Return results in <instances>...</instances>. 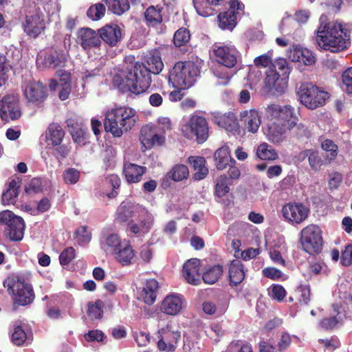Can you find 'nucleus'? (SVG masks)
<instances>
[{
    "instance_id": "nucleus-1",
    "label": "nucleus",
    "mask_w": 352,
    "mask_h": 352,
    "mask_svg": "<svg viewBox=\"0 0 352 352\" xmlns=\"http://www.w3.org/2000/svg\"><path fill=\"white\" fill-rule=\"evenodd\" d=\"M126 66L113 78V85L119 89L139 95L146 92L151 84V74H158L164 68L160 54L157 50L149 52L144 62H135L133 56L124 58Z\"/></svg>"
},
{
    "instance_id": "nucleus-2",
    "label": "nucleus",
    "mask_w": 352,
    "mask_h": 352,
    "mask_svg": "<svg viewBox=\"0 0 352 352\" xmlns=\"http://www.w3.org/2000/svg\"><path fill=\"white\" fill-rule=\"evenodd\" d=\"M326 21V16L322 15L316 37L317 45L333 53L346 49L351 44L350 32L338 21L327 23Z\"/></svg>"
},
{
    "instance_id": "nucleus-3",
    "label": "nucleus",
    "mask_w": 352,
    "mask_h": 352,
    "mask_svg": "<svg viewBox=\"0 0 352 352\" xmlns=\"http://www.w3.org/2000/svg\"><path fill=\"white\" fill-rule=\"evenodd\" d=\"M135 109L120 107L109 111L104 122L105 130L114 137H120L124 131L130 130L136 121Z\"/></svg>"
},
{
    "instance_id": "nucleus-4",
    "label": "nucleus",
    "mask_w": 352,
    "mask_h": 352,
    "mask_svg": "<svg viewBox=\"0 0 352 352\" xmlns=\"http://www.w3.org/2000/svg\"><path fill=\"white\" fill-rule=\"evenodd\" d=\"M200 74L199 66L192 61H179L169 72L168 81L177 89H185L193 85Z\"/></svg>"
},
{
    "instance_id": "nucleus-5",
    "label": "nucleus",
    "mask_w": 352,
    "mask_h": 352,
    "mask_svg": "<svg viewBox=\"0 0 352 352\" xmlns=\"http://www.w3.org/2000/svg\"><path fill=\"white\" fill-rule=\"evenodd\" d=\"M3 286L12 295L14 302L19 305L30 304L34 298L32 285L21 276L7 278L3 281Z\"/></svg>"
},
{
    "instance_id": "nucleus-6",
    "label": "nucleus",
    "mask_w": 352,
    "mask_h": 352,
    "mask_svg": "<svg viewBox=\"0 0 352 352\" xmlns=\"http://www.w3.org/2000/svg\"><path fill=\"white\" fill-rule=\"evenodd\" d=\"M183 135L188 139L196 138L199 144L206 142L208 138V125L206 119L196 114L192 115L182 126Z\"/></svg>"
},
{
    "instance_id": "nucleus-7",
    "label": "nucleus",
    "mask_w": 352,
    "mask_h": 352,
    "mask_svg": "<svg viewBox=\"0 0 352 352\" xmlns=\"http://www.w3.org/2000/svg\"><path fill=\"white\" fill-rule=\"evenodd\" d=\"M0 225L6 226L4 234L10 241H20L23 239L25 225L21 217L10 210H3L0 212Z\"/></svg>"
},
{
    "instance_id": "nucleus-8",
    "label": "nucleus",
    "mask_w": 352,
    "mask_h": 352,
    "mask_svg": "<svg viewBox=\"0 0 352 352\" xmlns=\"http://www.w3.org/2000/svg\"><path fill=\"white\" fill-rule=\"evenodd\" d=\"M265 116L269 120L285 124L288 129H292L298 121L294 108L288 104H269L265 109Z\"/></svg>"
},
{
    "instance_id": "nucleus-9",
    "label": "nucleus",
    "mask_w": 352,
    "mask_h": 352,
    "mask_svg": "<svg viewBox=\"0 0 352 352\" xmlns=\"http://www.w3.org/2000/svg\"><path fill=\"white\" fill-rule=\"evenodd\" d=\"M300 102L310 109H315L324 104L329 96L311 83L302 84L298 91Z\"/></svg>"
},
{
    "instance_id": "nucleus-10",
    "label": "nucleus",
    "mask_w": 352,
    "mask_h": 352,
    "mask_svg": "<svg viewBox=\"0 0 352 352\" xmlns=\"http://www.w3.org/2000/svg\"><path fill=\"white\" fill-rule=\"evenodd\" d=\"M300 240L303 250L309 254H318L322 249V231L316 225L305 227L300 232Z\"/></svg>"
},
{
    "instance_id": "nucleus-11",
    "label": "nucleus",
    "mask_w": 352,
    "mask_h": 352,
    "mask_svg": "<svg viewBox=\"0 0 352 352\" xmlns=\"http://www.w3.org/2000/svg\"><path fill=\"white\" fill-rule=\"evenodd\" d=\"M211 55L217 63L227 68H232L236 65L240 54L234 45L218 43L212 45Z\"/></svg>"
},
{
    "instance_id": "nucleus-12",
    "label": "nucleus",
    "mask_w": 352,
    "mask_h": 352,
    "mask_svg": "<svg viewBox=\"0 0 352 352\" xmlns=\"http://www.w3.org/2000/svg\"><path fill=\"white\" fill-rule=\"evenodd\" d=\"M283 219L292 225H298L306 220L309 214V208L302 203L289 202L281 210Z\"/></svg>"
},
{
    "instance_id": "nucleus-13",
    "label": "nucleus",
    "mask_w": 352,
    "mask_h": 352,
    "mask_svg": "<svg viewBox=\"0 0 352 352\" xmlns=\"http://www.w3.org/2000/svg\"><path fill=\"white\" fill-rule=\"evenodd\" d=\"M68 54L62 50H50L41 52L36 58L39 67L55 69L64 67L67 62Z\"/></svg>"
},
{
    "instance_id": "nucleus-14",
    "label": "nucleus",
    "mask_w": 352,
    "mask_h": 352,
    "mask_svg": "<svg viewBox=\"0 0 352 352\" xmlns=\"http://www.w3.org/2000/svg\"><path fill=\"white\" fill-rule=\"evenodd\" d=\"M157 336L159 339L157 348L160 351H173L181 335L178 330L174 329L170 324H168L158 330Z\"/></svg>"
},
{
    "instance_id": "nucleus-15",
    "label": "nucleus",
    "mask_w": 352,
    "mask_h": 352,
    "mask_svg": "<svg viewBox=\"0 0 352 352\" xmlns=\"http://www.w3.org/2000/svg\"><path fill=\"white\" fill-rule=\"evenodd\" d=\"M19 97L11 94L4 96L0 100V117L3 120H16L21 117Z\"/></svg>"
},
{
    "instance_id": "nucleus-16",
    "label": "nucleus",
    "mask_w": 352,
    "mask_h": 352,
    "mask_svg": "<svg viewBox=\"0 0 352 352\" xmlns=\"http://www.w3.org/2000/svg\"><path fill=\"white\" fill-rule=\"evenodd\" d=\"M22 87L25 98L34 104L43 102L47 96V88L40 81H26Z\"/></svg>"
},
{
    "instance_id": "nucleus-17",
    "label": "nucleus",
    "mask_w": 352,
    "mask_h": 352,
    "mask_svg": "<svg viewBox=\"0 0 352 352\" xmlns=\"http://www.w3.org/2000/svg\"><path fill=\"white\" fill-rule=\"evenodd\" d=\"M56 77L58 78V82L55 79H51L49 87L50 90L58 89L59 98L61 100H65L71 93V74L65 70H58Z\"/></svg>"
},
{
    "instance_id": "nucleus-18",
    "label": "nucleus",
    "mask_w": 352,
    "mask_h": 352,
    "mask_svg": "<svg viewBox=\"0 0 352 352\" xmlns=\"http://www.w3.org/2000/svg\"><path fill=\"white\" fill-rule=\"evenodd\" d=\"M11 340L16 346L29 343L32 340V333L28 324L21 321H14L11 327Z\"/></svg>"
},
{
    "instance_id": "nucleus-19",
    "label": "nucleus",
    "mask_w": 352,
    "mask_h": 352,
    "mask_svg": "<svg viewBox=\"0 0 352 352\" xmlns=\"http://www.w3.org/2000/svg\"><path fill=\"white\" fill-rule=\"evenodd\" d=\"M185 298L177 293H171L167 295L161 303L162 312L170 316H176L184 307Z\"/></svg>"
},
{
    "instance_id": "nucleus-20",
    "label": "nucleus",
    "mask_w": 352,
    "mask_h": 352,
    "mask_svg": "<svg viewBox=\"0 0 352 352\" xmlns=\"http://www.w3.org/2000/svg\"><path fill=\"white\" fill-rule=\"evenodd\" d=\"M78 40L79 44L85 50L98 47L101 44L100 34L89 28H81L78 32Z\"/></svg>"
},
{
    "instance_id": "nucleus-21",
    "label": "nucleus",
    "mask_w": 352,
    "mask_h": 352,
    "mask_svg": "<svg viewBox=\"0 0 352 352\" xmlns=\"http://www.w3.org/2000/svg\"><path fill=\"white\" fill-rule=\"evenodd\" d=\"M146 208L139 204L131 201H123L118 208L117 219L120 222H126L131 217H140L143 212H146Z\"/></svg>"
},
{
    "instance_id": "nucleus-22",
    "label": "nucleus",
    "mask_w": 352,
    "mask_h": 352,
    "mask_svg": "<svg viewBox=\"0 0 352 352\" xmlns=\"http://www.w3.org/2000/svg\"><path fill=\"white\" fill-rule=\"evenodd\" d=\"M287 56L292 62H298L305 65H312L316 62L313 52L297 45L289 48Z\"/></svg>"
},
{
    "instance_id": "nucleus-23",
    "label": "nucleus",
    "mask_w": 352,
    "mask_h": 352,
    "mask_svg": "<svg viewBox=\"0 0 352 352\" xmlns=\"http://www.w3.org/2000/svg\"><path fill=\"white\" fill-rule=\"evenodd\" d=\"M43 16L38 13L27 16L23 24L24 31L31 37L36 38L45 29Z\"/></svg>"
},
{
    "instance_id": "nucleus-24",
    "label": "nucleus",
    "mask_w": 352,
    "mask_h": 352,
    "mask_svg": "<svg viewBox=\"0 0 352 352\" xmlns=\"http://www.w3.org/2000/svg\"><path fill=\"white\" fill-rule=\"evenodd\" d=\"M138 217L140 223L131 222L129 224V230L134 234L142 236L150 231L153 225L154 217L148 210H146V212H143Z\"/></svg>"
},
{
    "instance_id": "nucleus-25",
    "label": "nucleus",
    "mask_w": 352,
    "mask_h": 352,
    "mask_svg": "<svg viewBox=\"0 0 352 352\" xmlns=\"http://www.w3.org/2000/svg\"><path fill=\"white\" fill-rule=\"evenodd\" d=\"M200 261L192 258L186 262L183 266L182 274L185 280L191 285H198L200 282Z\"/></svg>"
},
{
    "instance_id": "nucleus-26",
    "label": "nucleus",
    "mask_w": 352,
    "mask_h": 352,
    "mask_svg": "<svg viewBox=\"0 0 352 352\" xmlns=\"http://www.w3.org/2000/svg\"><path fill=\"white\" fill-rule=\"evenodd\" d=\"M70 152V148L65 144L58 145L56 146H50L48 143L47 146L41 151V157L46 164H48L50 161V154H52L55 158L61 162L65 159Z\"/></svg>"
},
{
    "instance_id": "nucleus-27",
    "label": "nucleus",
    "mask_w": 352,
    "mask_h": 352,
    "mask_svg": "<svg viewBox=\"0 0 352 352\" xmlns=\"http://www.w3.org/2000/svg\"><path fill=\"white\" fill-rule=\"evenodd\" d=\"M99 34L100 40L110 46H116L122 37L121 29L116 24L105 25L99 30Z\"/></svg>"
},
{
    "instance_id": "nucleus-28",
    "label": "nucleus",
    "mask_w": 352,
    "mask_h": 352,
    "mask_svg": "<svg viewBox=\"0 0 352 352\" xmlns=\"http://www.w3.org/2000/svg\"><path fill=\"white\" fill-rule=\"evenodd\" d=\"M112 255L114 258L122 265H129L132 263L135 253L130 241L124 239L120 248H118Z\"/></svg>"
},
{
    "instance_id": "nucleus-29",
    "label": "nucleus",
    "mask_w": 352,
    "mask_h": 352,
    "mask_svg": "<svg viewBox=\"0 0 352 352\" xmlns=\"http://www.w3.org/2000/svg\"><path fill=\"white\" fill-rule=\"evenodd\" d=\"M287 80L283 81L282 75L273 68L269 67L266 72L265 85L270 90L274 89L278 93L283 92L287 87Z\"/></svg>"
},
{
    "instance_id": "nucleus-30",
    "label": "nucleus",
    "mask_w": 352,
    "mask_h": 352,
    "mask_svg": "<svg viewBox=\"0 0 352 352\" xmlns=\"http://www.w3.org/2000/svg\"><path fill=\"white\" fill-rule=\"evenodd\" d=\"M123 239L118 234H104L100 238V245L106 254L112 255L118 248H120Z\"/></svg>"
},
{
    "instance_id": "nucleus-31",
    "label": "nucleus",
    "mask_w": 352,
    "mask_h": 352,
    "mask_svg": "<svg viewBox=\"0 0 352 352\" xmlns=\"http://www.w3.org/2000/svg\"><path fill=\"white\" fill-rule=\"evenodd\" d=\"M146 171V168L145 166L129 162L124 163L123 173L129 184L140 182Z\"/></svg>"
},
{
    "instance_id": "nucleus-32",
    "label": "nucleus",
    "mask_w": 352,
    "mask_h": 352,
    "mask_svg": "<svg viewBox=\"0 0 352 352\" xmlns=\"http://www.w3.org/2000/svg\"><path fill=\"white\" fill-rule=\"evenodd\" d=\"M225 0H192L197 13L204 17L214 14V7L223 3Z\"/></svg>"
},
{
    "instance_id": "nucleus-33",
    "label": "nucleus",
    "mask_w": 352,
    "mask_h": 352,
    "mask_svg": "<svg viewBox=\"0 0 352 352\" xmlns=\"http://www.w3.org/2000/svg\"><path fill=\"white\" fill-rule=\"evenodd\" d=\"M157 289L158 282L155 279L147 280L140 294V298L148 305L153 304L156 300Z\"/></svg>"
},
{
    "instance_id": "nucleus-34",
    "label": "nucleus",
    "mask_w": 352,
    "mask_h": 352,
    "mask_svg": "<svg viewBox=\"0 0 352 352\" xmlns=\"http://www.w3.org/2000/svg\"><path fill=\"white\" fill-rule=\"evenodd\" d=\"M241 115L246 129L253 133L257 132L261 123L258 112L255 109H250L241 112Z\"/></svg>"
},
{
    "instance_id": "nucleus-35",
    "label": "nucleus",
    "mask_w": 352,
    "mask_h": 352,
    "mask_svg": "<svg viewBox=\"0 0 352 352\" xmlns=\"http://www.w3.org/2000/svg\"><path fill=\"white\" fill-rule=\"evenodd\" d=\"M214 158L216 167L220 170L225 169L230 164H236V161L231 157L229 147L226 145L215 151Z\"/></svg>"
},
{
    "instance_id": "nucleus-36",
    "label": "nucleus",
    "mask_w": 352,
    "mask_h": 352,
    "mask_svg": "<svg viewBox=\"0 0 352 352\" xmlns=\"http://www.w3.org/2000/svg\"><path fill=\"white\" fill-rule=\"evenodd\" d=\"M65 136L62 127L57 123H52L47 127L45 133V140L50 142L51 146H56L60 144Z\"/></svg>"
},
{
    "instance_id": "nucleus-37",
    "label": "nucleus",
    "mask_w": 352,
    "mask_h": 352,
    "mask_svg": "<svg viewBox=\"0 0 352 352\" xmlns=\"http://www.w3.org/2000/svg\"><path fill=\"white\" fill-rule=\"evenodd\" d=\"M214 120L215 123H217L219 126L228 131H235L238 127V124L234 114L231 112L228 113H221L219 112L215 113Z\"/></svg>"
},
{
    "instance_id": "nucleus-38",
    "label": "nucleus",
    "mask_w": 352,
    "mask_h": 352,
    "mask_svg": "<svg viewBox=\"0 0 352 352\" xmlns=\"http://www.w3.org/2000/svg\"><path fill=\"white\" fill-rule=\"evenodd\" d=\"M245 278L243 265L241 261L233 260L229 265V278L230 285L236 286L241 283Z\"/></svg>"
},
{
    "instance_id": "nucleus-39",
    "label": "nucleus",
    "mask_w": 352,
    "mask_h": 352,
    "mask_svg": "<svg viewBox=\"0 0 352 352\" xmlns=\"http://www.w3.org/2000/svg\"><path fill=\"white\" fill-rule=\"evenodd\" d=\"M287 129L288 128L285 124L272 121V123L268 126L266 136L269 141L273 143H280L283 140Z\"/></svg>"
},
{
    "instance_id": "nucleus-40",
    "label": "nucleus",
    "mask_w": 352,
    "mask_h": 352,
    "mask_svg": "<svg viewBox=\"0 0 352 352\" xmlns=\"http://www.w3.org/2000/svg\"><path fill=\"white\" fill-rule=\"evenodd\" d=\"M235 14L231 11H226L218 15L219 27L223 30H232L236 25Z\"/></svg>"
},
{
    "instance_id": "nucleus-41",
    "label": "nucleus",
    "mask_w": 352,
    "mask_h": 352,
    "mask_svg": "<svg viewBox=\"0 0 352 352\" xmlns=\"http://www.w3.org/2000/svg\"><path fill=\"white\" fill-rule=\"evenodd\" d=\"M223 272V266L215 265L210 267L202 275V279L204 283L212 285L215 283L222 276Z\"/></svg>"
},
{
    "instance_id": "nucleus-42",
    "label": "nucleus",
    "mask_w": 352,
    "mask_h": 352,
    "mask_svg": "<svg viewBox=\"0 0 352 352\" xmlns=\"http://www.w3.org/2000/svg\"><path fill=\"white\" fill-rule=\"evenodd\" d=\"M162 10L160 6H151L146 10L144 16L148 25L153 26L162 21Z\"/></svg>"
},
{
    "instance_id": "nucleus-43",
    "label": "nucleus",
    "mask_w": 352,
    "mask_h": 352,
    "mask_svg": "<svg viewBox=\"0 0 352 352\" xmlns=\"http://www.w3.org/2000/svg\"><path fill=\"white\" fill-rule=\"evenodd\" d=\"M333 310L337 313L336 316H333L329 318H324L320 322V326L324 329H331L334 328L342 320L343 314L341 311L342 307L337 304L332 305Z\"/></svg>"
},
{
    "instance_id": "nucleus-44",
    "label": "nucleus",
    "mask_w": 352,
    "mask_h": 352,
    "mask_svg": "<svg viewBox=\"0 0 352 352\" xmlns=\"http://www.w3.org/2000/svg\"><path fill=\"white\" fill-rule=\"evenodd\" d=\"M256 155L262 160H275L278 158L275 149L267 143H263L258 146Z\"/></svg>"
},
{
    "instance_id": "nucleus-45",
    "label": "nucleus",
    "mask_w": 352,
    "mask_h": 352,
    "mask_svg": "<svg viewBox=\"0 0 352 352\" xmlns=\"http://www.w3.org/2000/svg\"><path fill=\"white\" fill-rule=\"evenodd\" d=\"M156 128H155V126L146 124V126H143L141 129L140 132V141L142 144L146 147V148H151L152 144L151 143V140L153 138V135L155 132H156Z\"/></svg>"
},
{
    "instance_id": "nucleus-46",
    "label": "nucleus",
    "mask_w": 352,
    "mask_h": 352,
    "mask_svg": "<svg viewBox=\"0 0 352 352\" xmlns=\"http://www.w3.org/2000/svg\"><path fill=\"white\" fill-rule=\"evenodd\" d=\"M230 184L229 179L226 175L219 176L215 185V195L218 197L225 196L230 190Z\"/></svg>"
},
{
    "instance_id": "nucleus-47",
    "label": "nucleus",
    "mask_w": 352,
    "mask_h": 352,
    "mask_svg": "<svg viewBox=\"0 0 352 352\" xmlns=\"http://www.w3.org/2000/svg\"><path fill=\"white\" fill-rule=\"evenodd\" d=\"M188 168L186 165L177 164L168 173V176L174 181L179 182L187 178L188 176Z\"/></svg>"
},
{
    "instance_id": "nucleus-48",
    "label": "nucleus",
    "mask_w": 352,
    "mask_h": 352,
    "mask_svg": "<svg viewBox=\"0 0 352 352\" xmlns=\"http://www.w3.org/2000/svg\"><path fill=\"white\" fill-rule=\"evenodd\" d=\"M322 148L326 151L327 154V159L329 161L335 160L338 153V146L329 139H324L320 140Z\"/></svg>"
},
{
    "instance_id": "nucleus-49",
    "label": "nucleus",
    "mask_w": 352,
    "mask_h": 352,
    "mask_svg": "<svg viewBox=\"0 0 352 352\" xmlns=\"http://www.w3.org/2000/svg\"><path fill=\"white\" fill-rule=\"evenodd\" d=\"M274 69L277 70L284 80H288L290 74V68L288 65L287 60L283 58H279L274 60L272 65L270 67Z\"/></svg>"
},
{
    "instance_id": "nucleus-50",
    "label": "nucleus",
    "mask_w": 352,
    "mask_h": 352,
    "mask_svg": "<svg viewBox=\"0 0 352 352\" xmlns=\"http://www.w3.org/2000/svg\"><path fill=\"white\" fill-rule=\"evenodd\" d=\"M130 8L128 0H111L109 3L108 8L113 14L121 15Z\"/></svg>"
},
{
    "instance_id": "nucleus-51",
    "label": "nucleus",
    "mask_w": 352,
    "mask_h": 352,
    "mask_svg": "<svg viewBox=\"0 0 352 352\" xmlns=\"http://www.w3.org/2000/svg\"><path fill=\"white\" fill-rule=\"evenodd\" d=\"M106 8L104 6L100 3L91 6L87 12V16L93 20H100L105 14Z\"/></svg>"
},
{
    "instance_id": "nucleus-52",
    "label": "nucleus",
    "mask_w": 352,
    "mask_h": 352,
    "mask_svg": "<svg viewBox=\"0 0 352 352\" xmlns=\"http://www.w3.org/2000/svg\"><path fill=\"white\" fill-rule=\"evenodd\" d=\"M75 237L78 245H84L91 241V234L87 226H81L76 230Z\"/></svg>"
},
{
    "instance_id": "nucleus-53",
    "label": "nucleus",
    "mask_w": 352,
    "mask_h": 352,
    "mask_svg": "<svg viewBox=\"0 0 352 352\" xmlns=\"http://www.w3.org/2000/svg\"><path fill=\"white\" fill-rule=\"evenodd\" d=\"M190 38L189 31L186 28H180L176 31L174 34V44L177 47H181L187 43Z\"/></svg>"
},
{
    "instance_id": "nucleus-54",
    "label": "nucleus",
    "mask_w": 352,
    "mask_h": 352,
    "mask_svg": "<svg viewBox=\"0 0 352 352\" xmlns=\"http://www.w3.org/2000/svg\"><path fill=\"white\" fill-rule=\"evenodd\" d=\"M103 302L101 300H97L94 303H89L88 305L87 314L89 317L91 319H98L102 315Z\"/></svg>"
},
{
    "instance_id": "nucleus-55",
    "label": "nucleus",
    "mask_w": 352,
    "mask_h": 352,
    "mask_svg": "<svg viewBox=\"0 0 352 352\" xmlns=\"http://www.w3.org/2000/svg\"><path fill=\"white\" fill-rule=\"evenodd\" d=\"M272 52L260 55L254 59V64L257 67L265 68L272 65Z\"/></svg>"
},
{
    "instance_id": "nucleus-56",
    "label": "nucleus",
    "mask_w": 352,
    "mask_h": 352,
    "mask_svg": "<svg viewBox=\"0 0 352 352\" xmlns=\"http://www.w3.org/2000/svg\"><path fill=\"white\" fill-rule=\"evenodd\" d=\"M223 352H252L250 345L242 341L232 342Z\"/></svg>"
},
{
    "instance_id": "nucleus-57",
    "label": "nucleus",
    "mask_w": 352,
    "mask_h": 352,
    "mask_svg": "<svg viewBox=\"0 0 352 352\" xmlns=\"http://www.w3.org/2000/svg\"><path fill=\"white\" fill-rule=\"evenodd\" d=\"M213 72L214 76L220 80L219 83L224 85L228 84L230 80L233 76L232 73L221 67L214 69Z\"/></svg>"
},
{
    "instance_id": "nucleus-58",
    "label": "nucleus",
    "mask_w": 352,
    "mask_h": 352,
    "mask_svg": "<svg viewBox=\"0 0 352 352\" xmlns=\"http://www.w3.org/2000/svg\"><path fill=\"white\" fill-rule=\"evenodd\" d=\"M80 173L76 168H69L63 173V179L65 183L75 184L79 180Z\"/></svg>"
},
{
    "instance_id": "nucleus-59",
    "label": "nucleus",
    "mask_w": 352,
    "mask_h": 352,
    "mask_svg": "<svg viewBox=\"0 0 352 352\" xmlns=\"http://www.w3.org/2000/svg\"><path fill=\"white\" fill-rule=\"evenodd\" d=\"M75 257V250L72 247L65 248L59 256L60 263L63 265L69 264Z\"/></svg>"
},
{
    "instance_id": "nucleus-60",
    "label": "nucleus",
    "mask_w": 352,
    "mask_h": 352,
    "mask_svg": "<svg viewBox=\"0 0 352 352\" xmlns=\"http://www.w3.org/2000/svg\"><path fill=\"white\" fill-rule=\"evenodd\" d=\"M308 160L311 168L318 170L322 165V160L317 153L307 151Z\"/></svg>"
},
{
    "instance_id": "nucleus-61",
    "label": "nucleus",
    "mask_w": 352,
    "mask_h": 352,
    "mask_svg": "<svg viewBox=\"0 0 352 352\" xmlns=\"http://www.w3.org/2000/svg\"><path fill=\"white\" fill-rule=\"evenodd\" d=\"M269 293L273 299H276L278 301L283 300L286 295L285 289L279 285H273Z\"/></svg>"
},
{
    "instance_id": "nucleus-62",
    "label": "nucleus",
    "mask_w": 352,
    "mask_h": 352,
    "mask_svg": "<svg viewBox=\"0 0 352 352\" xmlns=\"http://www.w3.org/2000/svg\"><path fill=\"white\" fill-rule=\"evenodd\" d=\"M18 196V190L7 189L2 195V202L4 205H8L15 201Z\"/></svg>"
},
{
    "instance_id": "nucleus-63",
    "label": "nucleus",
    "mask_w": 352,
    "mask_h": 352,
    "mask_svg": "<svg viewBox=\"0 0 352 352\" xmlns=\"http://www.w3.org/2000/svg\"><path fill=\"white\" fill-rule=\"evenodd\" d=\"M296 183V177L294 175H288L279 182V186L282 190H290Z\"/></svg>"
},
{
    "instance_id": "nucleus-64",
    "label": "nucleus",
    "mask_w": 352,
    "mask_h": 352,
    "mask_svg": "<svg viewBox=\"0 0 352 352\" xmlns=\"http://www.w3.org/2000/svg\"><path fill=\"white\" fill-rule=\"evenodd\" d=\"M341 263L344 266H349L352 264V245H346L342 252Z\"/></svg>"
}]
</instances>
